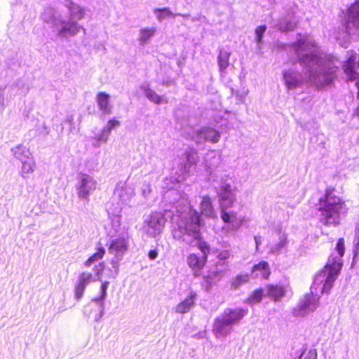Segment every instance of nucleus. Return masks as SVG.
Segmentation results:
<instances>
[{
	"label": "nucleus",
	"mask_w": 359,
	"mask_h": 359,
	"mask_svg": "<svg viewBox=\"0 0 359 359\" xmlns=\"http://www.w3.org/2000/svg\"><path fill=\"white\" fill-rule=\"evenodd\" d=\"M290 48L297 55L304 74L292 69L284 71L283 79L287 89H295L305 83L322 89L334 83L341 66L335 56L323 53L309 37L300 36Z\"/></svg>",
	"instance_id": "1"
},
{
	"label": "nucleus",
	"mask_w": 359,
	"mask_h": 359,
	"mask_svg": "<svg viewBox=\"0 0 359 359\" xmlns=\"http://www.w3.org/2000/svg\"><path fill=\"white\" fill-rule=\"evenodd\" d=\"M165 197L170 198L171 208L165 210V214L171 217L173 238L187 245H195L201 238L199 213L191 208L187 196L177 190H169Z\"/></svg>",
	"instance_id": "2"
},
{
	"label": "nucleus",
	"mask_w": 359,
	"mask_h": 359,
	"mask_svg": "<svg viewBox=\"0 0 359 359\" xmlns=\"http://www.w3.org/2000/svg\"><path fill=\"white\" fill-rule=\"evenodd\" d=\"M335 252L329 257L323 269L315 277L313 285L311 287V292L306 294L299 302L298 306L294 309L293 315L299 317L304 316L309 312L316 309L318 306L319 297L314 294L317 292L318 287L322 285L321 294H328L333 286L342 266L341 258L344 254V241L339 238L337 243Z\"/></svg>",
	"instance_id": "3"
},
{
	"label": "nucleus",
	"mask_w": 359,
	"mask_h": 359,
	"mask_svg": "<svg viewBox=\"0 0 359 359\" xmlns=\"http://www.w3.org/2000/svg\"><path fill=\"white\" fill-rule=\"evenodd\" d=\"M229 179L222 178L219 187L216 189L222 221L229 224L231 230H238L243 224V218L234 212H228L236 201V194Z\"/></svg>",
	"instance_id": "4"
},
{
	"label": "nucleus",
	"mask_w": 359,
	"mask_h": 359,
	"mask_svg": "<svg viewBox=\"0 0 359 359\" xmlns=\"http://www.w3.org/2000/svg\"><path fill=\"white\" fill-rule=\"evenodd\" d=\"M318 209L320 212L319 219L326 226L339 224L341 216L344 215L347 211L344 202L330 191H327L320 198Z\"/></svg>",
	"instance_id": "5"
},
{
	"label": "nucleus",
	"mask_w": 359,
	"mask_h": 359,
	"mask_svg": "<svg viewBox=\"0 0 359 359\" xmlns=\"http://www.w3.org/2000/svg\"><path fill=\"white\" fill-rule=\"evenodd\" d=\"M248 311L242 308L226 309L218 316L212 325V332L215 337L220 338L229 335L233 326L239 324Z\"/></svg>",
	"instance_id": "6"
},
{
	"label": "nucleus",
	"mask_w": 359,
	"mask_h": 359,
	"mask_svg": "<svg viewBox=\"0 0 359 359\" xmlns=\"http://www.w3.org/2000/svg\"><path fill=\"white\" fill-rule=\"evenodd\" d=\"M128 250V241L123 237H118L111 241L108 251L114 257L111 259V267H105L108 273L107 278H115L118 273V263Z\"/></svg>",
	"instance_id": "7"
},
{
	"label": "nucleus",
	"mask_w": 359,
	"mask_h": 359,
	"mask_svg": "<svg viewBox=\"0 0 359 359\" xmlns=\"http://www.w3.org/2000/svg\"><path fill=\"white\" fill-rule=\"evenodd\" d=\"M95 275L91 273L82 272L79 274L77 283L74 288V295L77 300H80L86 290V286L91 282L100 281L102 278V273L107 277V270L103 266V263L100 264L94 268Z\"/></svg>",
	"instance_id": "8"
},
{
	"label": "nucleus",
	"mask_w": 359,
	"mask_h": 359,
	"mask_svg": "<svg viewBox=\"0 0 359 359\" xmlns=\"http://www.w3.org/2000/svg\"><path fill=\"white\" fill-rule=\"evenodd\" d=\"M165 216L159 212H153L145 217L142 225L143 233L149 237L154 238L161 234L165 224Z\"/></svg>",
	"instance_id": "9"
},
{
	"label": "nucleus",
	"mask_w": 359,
	"mask_h": 359,
	"mask_svg": "<svg viewBox=\"0 0 359 359\" xmlns=\"http://www.w3.org/2000/svg\"><path fill=\"white\" fill-rule=\"evenodd\" d=\"M344 27L348 35L359 38V0H356L347 9Z\"/></svg>",
	"instance_id": "10"
},
{
	"label": "nucleus",
	"mask_w": 359,
	"mask_h": 359,
	"mask_svg": "<svg viewBox=\"0 0 359 359\" xmlns=\"http://www.w3.org/2000/svg\"><path fill=\"white\" fill-rule=\"evenodd\" d=\"M96 187L97 182L93 177L86 174L81 175L76 185L79 198L88 201L89 196L95 190Z\"/></svg>",
	"instance_id": "11"
},
{
	"label": "nucleus",
	"mask_w": 359,
	"mask_h": 359,
	"mask_svg": "<svg viewBox=\"0 0 359 359\" xmlns=\"http://www.w3.org/2000/svg\"><path fill=\"white\" fill-rule=\"evenodd\" d=\"M189 137L198 144L205 142L214 144L219 141L221 134L213 128L203 127L200 130L193 131L192 135H189Z\"/></svg>",
	"instance_id": "12"
},
{
	"label": "nucleus",
	"mask_w": 359,
	"mask_h": 359,
	"mask_svg": "<svg viewBox=\"0 0 359 359\" xmlns=\"http://www.w3.org/2000/svg\"><path fill=\"white\" fill-rule=\"evenodd\" d=\"M226 271V262H217L216 264L208 271V275L204 277V285L206 290L210 289L212 285L220 281L224 276Z\"/></svg>",
	"instance_id": "13"
},
{
	"label": "nucleus",
	"mask_w": 359,
	"mask_h": 359,
	"mask_svg": "<svg viewBox=\"0 0 359 359\" xmlns=\"http://www.w3.org/2000/svg\"><path fill=\"white\" fill-rule=\"evenodd\" d=\"M54 26L58 28L57 35L62 38L75 36L81 29H83L77 22L72 20H65L62 19H55Z\"/></svg>",
	"instance_id": "14"
},
{
	"label": "nucleus",
	"mask_w": 359,
	"mask_h": 359,
	"mask_svg": "<svg viewBox=\"0 0 359 359\" xmlns=\"http://www.w3.org/2000/svg\"><path fill=\"white\" fill-rule=\"evenodd\" d=\"M135 196V191L132 186L126 182L117 183L114 191V198L123 205H129L132 198Z\"/></svg>",
	"instance_id": "15"
},
{
	"label": "nucleus",
	"mask_w": 359,
	"mask_h": 359,
	"mask_svg": "<svg viewBox=\"0 0 359 359\" xmlns=\"http://www.w3.org/2000/svg\"><path fill=\"white\" fill-rule=\"evenodd\" d=\"M357 55L351 53L345 64L343 65V69L348 77V81L355 80L359 77L358 69L359 68V62L356 61Z\"/></svg>",
	"instance_id": "16"
},
{
	"label": "nucleus",
	"mask_w": 359,
	"mask_h": 359,
	"mask_svg": "<svg viewBox=\"0 0 359 359\" xmlns=\"http://www.w3.org/2000/svg\"><path fill=\"white\" fill-rule=\"evenodd\" d=\"M200 210L201 214L206 217L213 218L217 215L216 211L212 205V201L208 196L202 197V200L200 203Z\"/></svg>",
	"instance_id": "17"
},
{
	"label": "nucleus",
	"mask_w": 359,
	"mask_h": 359,
	"mask_svg": "<svg viewBox=\"0 0 359 359\" xmlns=\"http://www.w3.org/2000/svg\"><path fill=\"white\" fill-rule=\"evenodd\" d=\"M196 297V294L195 292H190L189 296L180 304H178L175 311L178 313H186L189 312L194 306L195 303V299Z\"/></svg>",
	"instance_id": "18"
},
{
	"label": "nucleus",
	"mask_w": 359,
	"mask_h": 359,
	"mask_svg": "<svg viewBox=\"0 0 359 359\" xmlns=\"http://www.w3.org/2000/svg\"><path fill=\"white\" fill-rule=\"evenodd\" d=\"M186 162L181 165V171L182 174H187L189 172L191 165L196 163L198 161V154L196 150L190 149L184 153Z\"/></svg>",
	"instance_id": "19"
},
{
	"label": "nucleus",
	"mask_w": 359,
	"mask_h": 359,
	"mask_svg": "<svg viewBox=\"0 0 359 359\" xmlns=\"http://www.w3.org/2000/svg\"><path fill=\"white\" fill-rule=\"evenodd\" d=\"M109 283L108 281H104L102 283L100 287V294L97 297L94 298L92 302L95 303L100 310V317L101 318L104 313V300L107 297V290L109 287Z\"/></svg>",
	"instance_id": "20"
},
{
	"label": "nucleus",
	"mask_w": 359,
	"mask_h": 359,
	"mask_svg": "<svg viewBox=\"0 0 359 359\" xmlns=\"http://www.w3.org/2000/svg\"><path fill=\"white\" fill-rule=\"evenodd\" d=\"M97 102L99 109L104 114H110L112 111V107L109 104V95L104 92L97 95Z\"/></svg>",
	"instance_id": "21"
},
{
	"label": "nucleus",
	"mask_w": 359,
	"mask_h": 359,
	"mask_svg": "<svg viewBox=\"0 0 359 359\" xmlns=\"http://www.w3.org/2000/svg\"><path fill=\"white\" fill-rule=\"evenodd\" d=\"M296 21L292 15H287L281 18L275 27L280 32H286L292 31L296 27Z\"/></svg>",
	"instance_id": "22"
},
{
	"label": "nucleus",
	"mask_w": 359,
	"mask_h": 359,
	"mask_svg": "<svg viewBox=\"0 0 359 359\" xmlns=\"http://www.w3.org/2000/svg\"><path fill=\"white\" fill-rule=\"evenodd\" d=\"M252 275L255 278H267L270 275V269L268 262H261L254 266Z\"/></svg>",
	"instance_id": "23"
},
{
	"label": "nucleus",
	"mask_w": 359,
	"mask_h": 359,
	"mask_svg": "<svg viewBox=\"0 0 359 359\" xmlns=\"http://www.w3.org/2000/svg\"><path fill=\"white\" fill-rule=\"evenodd\" d=\"M206 170L211 174L213 170L217 168L221 163L220 156L215 151H210L205 156Z\"/></svg>",
	"instance_id": "24"
},
{
	"label": "nucleus",
	"mask_w": 359,
	"mask_h": 359,
	"mask_svg": "<svg viewBox=\"0 0 359 359\" xmlns=\"http://www.w3.org/2000/svg\"><path fill=\"white\" fill-rule=\"evenodd\" d=\"M156 19L161 22L164 19L168 17H175V15H180L186 18H191V15L189 14H177L175 15L168 8H156L154 11Z\"/></svg>",
	"instance_id": "25"
},
{
	"label": "nucleus",
	"mask_w": 359,
	"mask_h": 359,
	"mask_svg": "<svg viewBox=\"0 0 359 359\" xmlns=\"http://www.w3.org/2000/svg\"><path fill=\"white\" fill-rule=\"evenodd\" d=\"M266 292L267 295L274 301H279L283 296H285L284 288L279 285H267Z\"/></svg>",
	"instance_id": "26"
},
{
	"label": "nucleus",
	"mask_w": 359,
	"mask_h": 359,
	"mask_svg": "<svg viewBox=\"0 0 359 359\" xmlns=\"http://www.w3.org/2000/svg\"><path fill=\"white\" fill-rule=\"evenodd\" d=\"M11 151L13 152L14 156L19 159L21 162L31 158V154L29 149L22 144H19L12 148Z\"/></svg>",
	"instance_id": "27"
},
{
	"label": "nucleus",
	"mask_w": 359,
	"mask_h": 359,
	"mask_svg": "<svg viewBox=\"0 0 359 359\" xmlns=\"http://www.w3.org/2000/svg\"><path fill=\"white\" fill-rule=\"evenodd\" d=\"M205 263V256L200 257L195 254H191L187 257V264L193 269L200 270Z\"/></svg>",
	"instance_id": "28"
},
{
	"label": "nucleus",
	"mask_w": 359,
	"mask_h": 359,
	"mask_svg": "<svg viewBox=\"0 0 359 359\" xmlns=\"http://www.w3.org/2000/svg\"><path fill=\"white\" fill-rule=\"evenodd\" d=\"M156 32V27H144L140 30L139 41L143 43H147L155 35Z\"/></svg>",
	"instance_id": "29"
},
{
	"label": "nucleus",
	"mask_w": 359,
	"mask_h": 359,
	"mask_svg": "<svg viewBox=\"0 0 359 359\" xmlns=\"http://www.w3.org/2000/svg\"><path fill=\"white\" fill-rule=\"evenodd\" d=\"M69 14H70V20L74 21L81 20L84 17V10L80 7L79 6L70 3L69 6Z\"/></svg>",
	"instance_id": "30"
},
{
	"label": "nucleus",
	"mask_w": 359,
	"mask_h": 359,
	"mask_svg": "<svg viewBox=\"0 0 359 359\" xmlns=\"http://www.w3.org/2000/svg\"><path fill=\"white\" fill-rule=\"evenodd\" d=\"M230 55L229 51L224 50L219 51L217 62L221 72H224L229 67Z\"/></svg>",
	"instance_id": "31"
},
{
	"label": "nucleus",
	"mask_w": 359,
	"mask_h": 359,
	"mask_svg": "<svg viewBox=\"0 0 359 359\" xmlns=\"http://www.w3.org/2000/svg\"><path fill=\"white\" fill-rule=\"evenodd\" d=\"M287 244L286 236L283 234L279 237V241L271 245L270 248V252L273 254H279L283 249H284Z\"/></svg>",
	"instance_id": "32"
},
{
	"label": "nucleus",
	"mask_w": 359,
	"mask_h": 359,
	"mask_svg": "<svg viewBox=\"0 0 359 359\" xmlns=\"http://www.w3.org/2000/svg\"><path fill=\"white\" fill-rule=\"evenodd\" d=\"M21 163H22L21 169L22 177L25 178L26 177V175L31 174L34 172L35 164L32 158L22 161Z\"/></svg>",
	"instance_id": "33"
},
{
	"label": "nucleus",
	"mask_w": 359,
	"mask_h": 359,
	"mask_svg": "<svg viewBox=\"0 0 359 359\" xmlns=\"http://www.w3.org/2000/svg\"><path fill=\"white\" fill-rule=\"evenodd\" d=\"M105 254V249L104 247H98L97 252L90 256L84 263L86 266H90L93 263L101 259Z\"/></svg>",
	"instance_id": "34"
},
{
	"label": "nucleus",
	"mask_w": 359,
	"mask_h": 359,
	"mask_svg": "<svg viewBox=\"0 0 359 359\" xmlns=\"http://www.w3.org/2000/svg\"><path fill=\"white\" fill-rule=\"evenodd\" d=\"M145 96L152 102L159 104L163 101V97L149 88H144Z\"/></svg>",
	"instance_id": "35"
},
{
	"label": "nucleus",
	"mask_w": 359,
	"mask_h": 359,
	"mask_svg": "<svg viewBox=\"0 0 359 359\" xmlns=\"http://www.w3.org/2000/svg\"><path fill=\"white\" fill-rule=\"evenodd\" d=\"M249 280L248 274L238 275L231 282V288L233 290L238 289L243 283Z\"/></svg>",
	"instance_id": "36"
},
{
	"label": "nucleus",
	"mask_w": 359,
	"mask_h": 359,
	"mask_svg": "<svg viewBox=\"0 0 359 359\" xmlns=\"http://www.w3.org/2000/svg\"><path fill=\"white\" fill-rule=\"evenodd\" d=\"M262 297H263V290L262 289L256 290L248 297V302L250 304H257L262 300Z\"/></svg>",
	"instance_id": "37"
},
{
	"label": "nucleus",
	"mask_w": 359,
	"mask_h": 359,
	"mask_svg": "<svg viewBox=\"0 0 359 359\" xmlns=\"http://www.w3.org/2000/svg\"><path fill=\"white\" fill-rule=\"evenodd\" d=\"M266 27L265 25H261L255 29V41L257 43L258 48H261V44L262 43V38L264 36V32H266Z\"/></svg>",
	"instance_id": "38"
},
{
	"label": "nucleus",
	"mask_w": 359,
	"mask_h": 359,
	"mask_svg": "<svg viewBox=\"0 0 359 359\" xmlns=\"http://www.w3.org/2000/svg\"><path fill=\"white\" fill-rule=\"evenodd\" d=\"M299 359H317V352L315 349L304 351Z\"/></svg>",
	"instance_id": "39"
},
{
	"label": "nucleus",
	"mask_w": 359,
	"mask_h": 359,
	"mask_svg": "<svg viewBox=\"0 0 359 359\" xmlns=\"http://www.w3.org/2000/svg\"><path fill=\"white\" fill-rule=\"evenodd\" d=\"M110 133L109 132V129H105L103 128L101 133L96 136V140L98 142H106L109 138Z\"/></svg>",
	"instance_id": "40"
},
{
	"label": "nucleus",
	"mask_w": 359,
	"mask_h": 359,
	"mask_svg": "<svg viewBox=\"0 0 359 359\" xmlns=\"http://www.w3.org/2000/svg\"><path fill=\"white\" fill-rule=\"evenodd\" d=\"M121 125V123L119 121L115 119V118H112V119H110L108 122H107V126L104 127L105 129H109V132L111 133V131L120 126Z\"/></svg>",
	"instance_id": "41"
},
{
	"label": "nucleus",
	"mask_w": 359,
	"mask_h": 359,
	"mask_svg": "<svg viewBox=\"0 0 359 359\" xmlns=\"http://www.w3.org/2000/svg\"><path fill=\"white\" fill-rule=\"evenodd\" d=\"M230 257V252L229 250H223L220 252L218 255L217 258L219 259V262H226L225 260L227 259Z\"/></svg>",
	"instance_id": "42"
},
{
	"label": "nucleus",
	"mask_w": 359,
	"mask_h": 359,
	"mask_svg": "<svg viewBox=\"0 0 359 359\" xmlns=\"http://www.w3.org/2000/svg\"><path fill=\"white\" fill-rule=\"evenodd\" d=\"M199 248L203 253V256L205 257V255L209 252L210 248L209 246L204 242L200 243L199 244Z\"/></svg>",
	"instance_id": "43"
},
{
	"label": "nucleus",
	"mask_w": 359,
	"mask_h": 359,
	"mask_svg": "<svg viewBox=\"0 0 359 359\" xmlns=\"http://www.w3.org/2000/svg\"><path fill=\"white\" fill-rule=\"evenodd\" d=\"M0 106H4V89L0 88Z\"/></svg>",
	"instance_id": "44"
},
{
	"label": "nucleus",
	"mask_w": 359,
	"mask_h": 359,
	"mask_svg": "<svg viewBox=\"0 0 359 359\" xmlns=\"http://www.w3.org/2000/svg\"><path fill=\"white\" fill-rule=\"evenodd\" d=\"M254 238L256 244V250L257 251L259 246L262 244V237L255 236Z\"/></svg>",
	"instance_id": "45"
},
{
	"label": "nucleus",
	"mask_w": 359,
	"mask_h": 359,
	"mask_svg": "<svg viewBox=\"0 0 359 359\" xmlns=\"http://www.w3.org/2000/svg\"><path fill=\"white\" fill-rule=\"evenodd\" d=\"M158 256V252L156 250H150L149 252V257L150 259H155Z\"/></svg>",
	"instance_id": "46"
},
{
	"label": "nucleus",
	"mask_w": 359,
	"mask_h": 359,
	"mask_svg": "<svg viewBox=\"0 0 359 359\" xmlns=\"http://www.w3.org/2000/svg\"><path fill=\"white\" fill-rule=\"evenodd\" d=\"M355 238L356 240L354 241L355 245L359 247V230L355 229Z\"/></svg>",
	"instance_id": "47"
},
{
	"label": "nucleus",
	"mask_w": 359,
	"mask_h": 359,
	"mask_svg": "<svg viewBox=\"0 0 359 359\" xmlns=\"http://www.w3.org/2000/svg\"><path fill=\"white\" fill-rule=\"evenodd\" d=\"M355 85H356V87H357V89H358V95H357V97H358V98H359V81L358 82H356Z\"/></svg>",
	"instance_id": "48"
},
{
	"label": "nucleus",
	"mask_w": 359,
	"mask_h": 359,
	"mask_svg": "<svg viewBox=\"0 0 359 359\" xmlns=\"http://www.w3.org/2000/svg\"><path fill=\"white\" fill-rule=\"evenodd\" d=\"M354 114L359 116V106L357 107Z\"/></svg>",
	"instance_id": "49"
},
{
	"label": "nucleus",
	"mask_w": 359,
	"mask_h": 359,
	"mask_svg": "<svg viewBox=\"0 0 359 359\" xmlns=\"http://www.w3.org/2000/svg\"><path fill=\"white\" fill-rule=\"evenodd\" d=\"M355 229H358V230H359V222L357 224V225H356V228H355Z\"/></svg>",
	"instance_id": "50"
},
{
	"label": "nucleus",
	"mask_w": 359,
	"mask_h": 359,
	"mask_svg": "<svg viewBox=\"0 0 359 359\" xmlns=\"http://www.w3.org/2000/svg\"><path fill=\"white\" fill-rule=\"evenodd\" d=\"M191 20H192V21H194V20H195V19H194V18H191Z\"/></svg>",
	"instance_id": "51"
}]
</instances>
